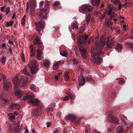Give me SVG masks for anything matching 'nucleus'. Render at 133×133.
<instances>
[{
  "label": "nucleus",
  "mask_w": 133,
  "mask_h": 133,
  "mask_svg": "<svg viewBox=\"0 0 133 133\" xmlns=\"http://www.w3.org/2000/svg\"><path fill=\"white\" fill-rule=\"evenodd\" d=\"M123 30L124 31H125L126 30V25H123Z\"/></svg>",
  "instance_id": "680f3d73"
},
{
  "label": "nucleus",
  "mask_w": 133,
  "mask_h": 133,
  "mask_svg": "<svg viewBox=\"0 0 133 133\" xmlns=\"http://www.w3.org/2000/svg\"><path fill=\"white\" fill-rule=\"evenodd\" d=\"M29 3L28 2L27 4V8L26 9V12H28V10L29 9V7L28 6V4Z\"/></svg>",
  "instance_id": "052dcab7"
},
{
  "label": "nucleus",
  "mask_w": 133,
  "mask_h": 133,
  "mask_svg": "<svg viewBox=\"0 0 133 133\" xmlns=\"http://www.w3.org/2000/svg\"><path fill=\"white\" fill-rule=\"evenodd\" d=\"M6 14L7 15L10 12V8L8 7L6 9Z\"/></svg>",
  "instance_id": "a19ab883"
},
{
  "label": "nucleus",
  "mask_w": 133,
  "mask_h": 133,
  "mask_svg": "<svg viewBox=\"0 0 133 133\" xmlns=\"http://www.w3.org/2000/svg\"><path fill=\"white\" fill-rule=\"evenodd\" d=\"M129 45H130L131 49H132L133 50V44L130 43H129Z\"/></svg>",
  "instance_id": "e2e57ef3"
},
{
  "label": "nucleus",
  "mask_w": 133,
  "mask_h": 133,
  "mask_svg": "<svg viewBox=\"0 0 133 133\" xmlns=\"http://www.w3.org/2000/svg\"><path fill=\"white\" fill-rule=\"evenodd\" d=\"M36 4L34 3L33 4H31V8H30V10H31V14L32 12V8L33 9H35L36 8Z\"/></svg>",
  "instance_id": "2f4dec72"
},
{
  "label": "nucleus",
  "mask_w": 133,
  "mask_h": 133,
  "mask_svg": "<svg viewBox=\"0 0 133 133\" xmlns=\"http://www.w3.org/2000/svg\"><path fill=\"white\" fill-rule=\"evenodd\" d=\"M64 78L67 79H69V72H65L64 75Z\"/></svg>",
  "instance_id": "c85d7f7f"
},
{
  "label": "nucleus",
  "mask_w": 133,
  "mask_h": 133,
  "mask_svg": "<svg viewBox=\"0 0 133 133\" xmlns=\"http://www.w3.org/2000/svg\"><path fill=\"white\" fill-rule=\"evenodd\" d=\"M43 64L44 66L48 68L50 65V62L48 60H45Z\"/></svg>",
  "instance_id": "5701e85b"
},
{
  "label": "nucleus",
  "mask_w": 133,
  "mask_h": 133,
  "mask_svg": "<svg viewBox=\"0 0 133 133\" xmlns=\"http://www.w3.org/2000/svg\"><path fill=\"white\" fill-rule=\"evenodd\" d=\"M86 80L90 82H91L93 80V79L90 77H87Z\"/></svg>",
  "instance_id": "a18cd8bd"
},
{
  "label": "nucleus",
  "mask_w": 133,
  "mask_h": 133,
  "mask_svg": "<svg viewBox=\"0 0 133 133\" xmlns=\"http://www.w3.org/2000/svg\"><path fill=\"white\" fill-rule=\"evenodd\" d=\"M116 93H112L111 95V98L112 99H114V97L116 96Z\"/></svg>",
  "instance_id": "603ef678"
},
{
  "label": "nucleus",
  "mask_w": 133,
  "mask_h": 133,
  "mask_svg": "<svg viewBox=\"0 0 133 133\" xmlns=\"http://www.w3.org/2000/svg\"><path fill=\"white\" fill-rule=\"evenodd\" d=\"M111 122L113 123H118V118H115L114 117H112L111 118Z\"/></svg>",
  "instance_id": "393cba45"
},
{
  "label": "nucleus",
  "mask_w": 133,
  "mask_h": 133,
  "mask_svg": "<svg viewBox=\"0 0 133 133\" xmlns=\"http://www.w3.org/2000/svg\"><path fill=\"white\" fill-rule=\"evenodd\" d=\"M124 5H121L120 4H118V10H119L120 9L123 7H124Z\"/></svg>",
  "instance_id": "3c124183"
},
{
  "label": "nucleus",
  "mask_w": 133,
  "mask_h": 133,
  "mask_svg": "<svg viewBox=\"0 0 133 133\" xmlns=\"http://www.w3.org/2000/svg\"><path fill=\"white\" fill-rule=\"evenodd\" d=\"M93 8L90 5H83L79 8V11L82 13L90 12L92 11Z\"/></svg>",
  "instance_id": "7ed1b4c3"
},
{
  "label": "nucleus",
  "mask_w": 133,
  "mask_h": 133,
  "mask_svg": "<svg viewBox=\"0 0 133 133\" xmlns=\"http://www.w3.org/2000/svg\"><path fill=\"white\" fill-rule=\"evenodd\" d=\"M78 82L80 85H83L85 84V79L84 76H80L78 79Z\"/></svg>",
  "instance_id": "a211bd4d"
},
{
  "label": "nucleus",
  "mask_w": 133,
  "mask_h": 133,
  "mask_svg": "<svg viewBox=\"0 0 133 133\" xmlns=\"http://www.w3.org/2000/svg\"><path fill=\"white\" fill-rule=\"evenodd\" d=\"M8 115L9 117V118L12 122H13L15 120V116L12 113H9Z\"/></svg>",
  "instance_id": "4be33fe9"
},
{
  "label": "nucleus",
  "mask_w": 133,
  "mask_h": 133,
  "mask_svg": "<svg viewBox=\"0 0 133 133\" xmlns=\"http://www.w3.org/2000/svg\"><path fill=\"white\" fill-rule=\"evenodd\" d=\"M50 123L49 122H47V127H49L50 125Z\"/></svg>",
  "instance_id": "0e129e2a"
},
{
  "label": "nucleus",
  "mask_w": 133,
  "mask_h": 133,
  "mask_svg": "<svg viewBox=\"0 0 133 133\" xmlns=\"http://www.w3.org/2000/svg\"><path fill=\"white\" fill-rule=\"evenodd\" d=\"M78 62V61L76 59H74L73 61V63L74 65L76 64Z\"/></svg>",
  "instance_id": "4d7b16f0"
},
{
  "label": "nucleus",
  "mask_w": 133,
  "mask_h": 133,
  "mask_svg": "<svg viewBox=\"0 0 133 133\" xmlns=\"http://www.w3.org/2000/svg\"><path fill=\"white\" fill-rule=\"evenodd\" d=\"M30 48L31 51L30 56H35L36 54V50L35 48L33 47L32 45H31L30 46Z\"/></svg>",
  "instance_id": "f3484780"
},
{
  "label": "nucleus",
  "mask_w": 133,
  "mask_h": 133,
  "mask_svg": "<svg viewBox=\"0 0 133 133\" xmlns=\"http://www.w3.org/2000/svg\"><path fill=\"white\" fill-rule=\"evenodd\" d=\"M105 39L103 37L101 36L100 38V42L96 41L95 43V46L96 50H100L99 51H97V53L95 52V49L92 48L91 49V57L93 62L94 63L98 64L101 63L102 61V58L99 56L100 54L103 53V52L100 50L102 46L105 44Z\"/></svg>",
  "instance_id": "f257e3e1"
},
{
  "label": "nucleus",
  "mask_w": 133,
  "mask_h": 133,
  "mask_svg": "<svg viewBox=\"0 0 133 133\" xmlns=\"http://www.w3.org/2000/svg\"><path fill=\"white\" fill-rule=\"evenodd\" d=\"M36 62L35 61H30V63L28 64L30 72L32 74L35 73L38 70L36 66Z\"/></svg>",
  "instance_id": "f03ea898"
},
{
  "label": "nucleus",
  "mask_w": 133,
  "mask_h": 133,
  "mask_svg": "<svg viewBox=\"0 0 133 133\" xmlns=\"http://www.w3.org/2000/svg\"><path fill=\"white\" fill-rule=\"evenodd\" d=\"M122 45L121 44H118L116 49L117 50H121L122 48Z\"/></svg>",
  "instance_id": "c756f323"
},
{
  "label": "nucleus",
  "mask_w": 133,
  "mask_h": 133,
  "mask_svg": "<svg viewBox=\"0 0 133 133\" xmlns=\"http://www.w3.org/2000/svg\"><path fill=\"white\" fill-rule=\"evenodd\" d=\"M71 25L73 30L75 29H76L77 30L78 29V24L75 21H74L72 23Z\"/></svg>",
  "instance_id": "6ab92c4d"
},
{
  "label": "nucleus",
  "mask_w": 133,
  "mask_h": 133,
  "mask_svg": "<svg viewBox=\"0 0 133 133\" xmlns=\"http://www.w3.org/2000/svg\"><path fill=\"white\" fill-rule=\"evenodd\" d=\"M91 2L93 6H97L99 4L100 0H91Z\"/></svg>",
  "instance_id": "aec40b11"
},
{
  "label": "nucleus",
  "mask_w": 133,
  "mask_h": 133,
  "mask_svg": "<svg viewBox=\"0 0 133 133\" xmlns=\"http://www.w3.org/2000/svg\"><path fill=\"white\" fill-rule=\"evenodd\" d=\"M90 14H89L87 16V17L86 18V20L87 23L88 24L89 23V22L90 21Z\"/></svg>",
  "instance_id": "f704fd0d"
},
{
  "label": "nucleus",
  "mask_w": 133,
  "mask_h": 133,
  "mask_svg": "<svg viewBox=\"0 0 133 133\" xmlns=\"http://www.w3.org/2000/svg\"><path fill=\"white\" fill-rule=\"evenodd\" d=\"M5 6H3V7H2L1 8V11H3L5 9Z\"/></svg>",
  "instance_id": "69168bd1"
},
{
  "label": "nucleus",
  "mask_w": 133,
  "mask_h": 133,
  "mask_svg": "<svg viewBox=\"0 0 133 133\" xmlns=\"http://www.w3.org/2000/svg\"><path fill=\"white\" fill-rule=\"evenodd\" d=\"M68 53L66 50L60 52V55L64 57H67Z\"/></svg>",
  "instance_id": "b1692460"
},
{
  "label": "nucleus",
  "mask_w": 133,
  "mask_h": 133,
  "mask_svg": "<svg viewBox=\"0 0 133 133\" xmlns=\"http://www.w3.org/2000/svg\"><path fill=\"white\" fill-rule=\"evenodd\" d=\"M43 108V107L42 106H39L38 108L35 109L32 112L33 114L35 116H38L40 113L41 110H42V109Z\"/></svg>",
  "instance_id": "6e6552de"
},
{
  "label": "nucleus",
  "mask_w": 133,
  "mask_h": 133,
  "mask_svg": "<svg viewBox=\"0 0 133 133\" xmlns=\"http://www.w3.org/2000/svg\"><path fill=\"white\" fill-rule=\"evenodd\" d=\"M18 81V78L17 77H15L13 79V83L15 85V87L17 85Z\"/></svg>",
  "instance_id": "7c9ffc66"
},
{
  "label": "nucleus",
  "mask_w": 133,
  "mask_h": 133,
  "mask_svg": "<svg viewBox=\"0 0 133 133\" xmlns=\"http://www.w3.org/2000/svg\"><path fill=\"white\" fill-rule=\"evenodd\" d=\"M39 17L42 19H44L46 18V15L44 9H41L40 12L39 14Z\"/></svg>",
  "instance_id": "9b49d317"
},
{
  "label": "nucleus",
  "mask_w": 133,
  "mask_h": 133,
  "mask_svg": "<svg viewBox=\"0 0 133 133\" xmlns=\"http://www.w3.org/2000/svg\"><path fill=\"white\" fill-rule=\"evenodd\" d=\"M27 99H29L30 102L33 104H37L40 102L39 99L37 98H35L34 96L32 95H27L25 96L23 98L24 100Z\"/></svg>",
  "instance_id": "39448f33"
},
{
  "label": "nucleus",
  "mask_w": 133,
  "mask_h": 133,
  "mask_svg": "<svg viewBox=\"0 0 133 133\" xmlns=\"http://www.w3.org/2000/svg\"><path fill=\"white\" fill-rule=\"evenodd\" d=\"M20 107L19 104H14L11 105L10 106V108L11 109H18Z\"/></svg>",
  "instance_id": "412c9836"
},
{
  "label": "nucleus",
  "mask_w": 133,
  "mask_h": 133,
  "mask_svg": "<svg viewBox=\"0 0 133 133\" xmlns=\"http://www.w3.org/2000/svg\"><path fill=\"white\" fill-rule=\"evenodd\" d=\"M117 131V133H124L125 132V129L123 128L122 126H119V125L117 124L116 125Z\"/></svg>",
  "instance_id": "f8f14e48"
},
{
  "label": "nucleus",
  "mask_w": 133,
  "mask_h": 133,
  "mask_svg": "<svg viewBox=\"0 0 133 133\" xmlns=\"http://www.w3.org/2000/svg\"><path fill=\"white\" fill-rule=\"evenodd\" d=\"M60 2L58 1H56L54 3L53 6H57L60 4Z\"/></svg>",
  "instance_id": "ea45409f"
},
{
  "label": "nucleus",
  "mask_w": 133,
  "mask_h": 133,
  "mask_svg": "<svg viewBox=\"0 0 133 133\" xmlns=\"http://www.w3.org/2000/svg\"><path fill=\"white\" fill-rule=\"evenodd\" d=\"M81 52V54L82 57L85 58L87 56V51L85 49H84L83 47L81 46L80 49Z\"/></svg>",
  "instance_id": "ddd939ff"
},
{
  "label": "nucleus",
  "mask_w": 133,
  "mask_h": 133,
  "mask_svg": "<svg viewBox=\"0 0 133 133\" xmlns=\"http://www.w3.org/2000/svg\"><path fill=\"white\" fill-rule=\"evenodd\" d=\"M88 38V36H82L78 38V42L80 44L84 43L86 41V40Z\"/></svg>",
  "instance_id": "0eeeda50"
},
{
  "label": "nucleus",
  "mask_w": 133,
  "mask_h": 133,
  "mask_svg": "<svg viewBox=\"0 0 133 133\" xmlns=\"http://www.w3.org/2000/svg\"><path fill=\"white\" fill-rule=\"evenodd\" d=\"M115 15L114 12H112L111 14L110 15V18H111L112 17L115 16Z\"/></svg>",
  "instance_id": "bf43d9fd"
},
{
  "label": "nucleus",
  "mask_w": 133,
  "mask_h": 133,
  "mask_svg": "<svg viewBox=\"0 0 133 133\" xmlns=\"http://www.w3.org/2000/svg\"><path fill=\"white\" fill-rule=\"evenodd\" d=\"M43 2H41L39 3V5L41 7L42 6L43 4Z\"/></svg>",
  "instance_id": "774afa93"
},
{
  "label": "nucleus",
  "mask_w": 133,
  "mask_h": 133,
  "mask_svg": "<svg viewBox=\"0 0 133 133\" xmlns=\"http://www.w3.org/2000/svg\"><path fill=\"white\" fill-rule=\"evenodd\" d=\"M111 1L112 2H113L115 4H117L119 2V1L118 0H111Z\"/></svg>",
  "instance_id": "5fc2aeb1"
},
{
  "label": "nucleus",
  "mask_w": 133,
  "mask_h": 133,
  "mask_svg": "<svg viewBox=\"0 0 133 133\" xmlns=\"http://www.w3.org/2000/svg\"><path fill=\"white\" fill-rule=\"evenodd\" d=\"M14 23V22L12 21L11 20L9 22H7L5 25L6 27H8L11 26Z\"/></svg>",
  "instance_id": "a878e982"
},
{
  "label": "nucleus",
  "mask_w": 133,
  "mask_h": 133,
  "mask_svg": "<svg viewBox=\"0 0 133 133\" xmlns=\"http://www.w3.org/2000/svg\"><path fill=\"white\" fill-rule=\"evenodd\" d=\"M85 30V26L84 25L81 27L79 30V32L82 33Z\"/></svg>",
  "instance_id": "473e14b6"
},
{
  "label": "nucleus",
  "mask_w": 133,
  "mask_h": 133,
  "mask_svg": "<svg viewBox=\"0 0 133 133\" xmlns=\"http://www.w3.org/2000/svg\"><path fill=\"white\" fill-rule=\"evenodd\" d=\"M14 93L15 95L19 98L21 97L23 95V92L21 90H16Z\"/></svg>",
  "instance_id": "2eb2a0df"
},
{
  "label": "nucleus",
  "mask_w": 133,
  "mask_h": 133,
  "mask_svg": "<svg viewBox=\"0 0 133 133\" xmlns=\"http://www.w3.org/2000/svg\"><path fill=\"white\" fill-rule=\"evenodd\" d=\"M5 60L6 58L4 57L0 59V61L3 64H4L5 63Z\"/></svg>",
  "instance_id": "c9c22d12"
},
{
  "label": "nucleus",
  "mask_w": 133,
  "mask_h": 133,
  "mask_svg": "<svg viewBox=\"0 0 133 133\" xmlns=\"http://www.w3.org/2000/svg\"><path fill=\"white\" fill-rule=\"evenodd\" d=\"M34 44L35 46H38L41 47L42 45V43L41 40L38 38H35V40L34 41Z\"/></svg>",
  "instance_id": "4468645a"
},
{
  "label": "nucleus",
  "mask_w": 133,
  "mask_h": 133,
  "mask_svg": "<svg viewBox=\"0 0 133 133\" xmlns=\"http://www.w3.org/2000/svg\"><path fill=\"white\" fill-rule=\"evenodd\" d=\"M114 41L111 39L110 37H108L107 39V45L108 48H111L114 45Z\"/></svg>",
  "instance_id": "1a4fd4ad"
},
{
  "label": "nucleus",
  "mask_w": 133,
  "mask_h": 133,
  "mask_svg": "<svg viewBox=\"0 0 133 133\" xmlns=\"http://www.w3.org/2000/svg\"><path fill=\"white\" fill-rule=\"evenodd\" d=\"M49 1L47 0L45 1V7H47L49 5Z\"/></svg>",
  "instance_id": "37998d69"
},
{
  "label": "nucleus",
  "mask_w": 133,
  "mask_h": 133,
  "mask_svg": "<svg viewBox=\"0 0 133 133\" xmlns=\"http://www.w3.org/2000/svg\"><path fill=\"white\" fill-rule=\"evenodd\" d=\"M61 63V61H57L54 64V66H56V65L57 66H58Z\"/></svg>",
  "instance_id": "79ce46f5"
},
{
  "label": "nucleus",
  "mask_w": 133,
  "mask_h": 133,
  "mask_svg": "<svg viewBox=\"0 0 133 133\" xmlns=\"http://www.w3.org/2000/svg\"><path fill=\"white\" fill-rule=\"evenodd\" d=\"M37 55H36V58L38 60H41V55L42 54V53L41 50L38 49L36 51Z\"/></svg>",
  "instance_id": "dca6fc26"
},
{
  "label": "nucleus",
  "mask_w": 133,
  "mask_h": 133,
  "mask_svg": "<svg viewBox=\"0 0 133 133\" xmlns=\"http://www.w3.org/2000/svg\"><path fill=\"white\" fill-rule=\"evenodd\" d=\"M34 23L36 27V30L39 33H40L41 30L43 29L45 26V22L42 21L35 22Z\"/></svg>",
  "instance_id": "20e7f679"
},
{
  "label": "nucleus",
  "mask_w": 133,
  "mask_h": 133,
  "mask_svg": "<svg viewBox=\"0 0 133 133\" xmlns=\"http://www.w3.org/2000/svg\"><path fill=\"white\" fill-rule=\"evenodd\" d=\"M74 118V115L72 114H70L67 115L66 117V120H69Z\"/></svg>",
  "instance_id": "bb28decb"
},
{
  "label": "nucleus",
  "mask_w": 133,
  "mask_h": 133,
  "mask_svg": "<svg viewBox=\"0 0 133 133\" xmlns=\"http://www.w3.org/2000/svg\"><path fill=\"white\" fill-rule=\"evenodd\" d=\"M112 11V8L110 9L109 11L107 12L108 14L109 15H110L111 14Z\"/></svg>",
  "instance_id": "8fccbe9b"
},
{
  "label": "nucleus",
  "mask_w": 133,
  "mask_h": 133,
  "mask_svg": "<svg viewBox=\"0 0 133 133\" xmlns=\"http://www.w3.org/2000/svg\"><path fill=\"white\" fill-rule=\"evenodd\" d=\"M21 77V83L20 84L21 87H23L26 85L28 78V77H25L24 76H22Z\"/></svg>",
  "instance_id": "423d86ee"
},
{
  "label": "nucleus",
  "mask_w": 133,
  "mask_h": 133,
  "mask_svg": "<svg viewBox=\"0 0 133 133\" xmlns=\"http://www.w3.org/2000/svg\"><path fill=\"white\" fill-rule=\"evenodd\" d=\"M11 86V84L9 82L4 81L3 88L5 91H8L9 90Z\"/></svg>",
  "instance_id": "9d476101"
},
{
  "label": "nucleus",
  "mask_w": 133,
  "mask_h": 133,
  "mask_svg": "<svg viewBox=\"0 0 133 133\" xmlns=\"http://www.w3.org/2000/svg\"><path fill=\"white\" fill-rule=\"evenodd\" d=\"M53 133H58V129H56L55 131H54Z\"/></svg>",
  "instance_id": "338daca9"
},
{
  "label": "nucleus",
  "mask_w": 133,
  "mask_h": 133,
  "mask_svg": "<svg viewBox=\"0 0 133 133\" xmlns=\"http://www.w3.org/2000/svg\"><path fill=\"white\" fill-rule=\"evenodd\" d=\"M75 53L76 55V56H77L78 57H79V55L78 53V52L77 50V49H75Z\"/></svg>",
  "instance_id": "864d4df0"
},
{
  "label": "nucleus",
  "mask_w": 133,
  "mask_h": 133,
  "mask_svg": "<svg viewBox=\"0 0 133 133\" xmlns=\"http://www.w3.org/2000/svg\"><path fill=\"white\" fill-rule=\"evenodd\" d=\"M69 99V98L68 96H65L63 98V100L64 101H66L68 100Z\"/></svg>",
  "instance_id": "6e6d98bb"
},
{
  "label": "nucleus",
  "mask_w": 133,
  "mask_h": 133,
  "mask_svg": "<svg viewBox=\"0 0 133 133\" xmlns=\"http://www.w3.org/2000/svg\"><path fill=\"white\" fill-rule=\"evenodd\" d=\"M105 16V15L104 13L103 14L101 15L100 18V20H102L103 19V18Z\"/></svg>",
  "instance_id": "13d9d810"
},
{
  "label": "nucleus",
  "mask_w": 133,
  "mask_h": 133,
  "mask_svg": "<svg viewBox=\"0 0 133 133\" xmlns=\"http://www.w3.org/2000/svg\"><path fill=\"white\" fill-rule=\"evenodd\" d=\"M69 97H70V99L71 101L73 100L75 98V97L73 96L72 95L70 94L69 93L68 94Z\"/></svg>",
  "instance_id": "e433bc0d"
},
{
  "label": "nucleus",
  "mask_w": 133,
  "mask_h": 133,
  "mask_svg": "<svg viewBox=\"0 0 133 133\" xmlns=\"http://www.w3.org/2000/svg\"><path fill=\"white\" fill-rule=\"evenodd\" d=\"M112 22L111 21H109L107 22V24L108 26L111 25L112 24Z\"/></svg>",
  "instance_id": "de8ad7c7"
},
{
  "label": "nucleus",
  "mask_w": 133,
  "mask_h": 133,
  "mask_svg": "<svg viewBox=\"0 0 133 133\" xmlns=\"http://www.w3.org/2000/svg\"><path fill=\"white\" fill-rule=\"evenodd\" d=\"M22 72L24 74L28 76L29 75V73L27 72L26 68L25 67L24 68L22 71Z\"/></svg>",
  "instance_id": "72a5a7b5"
},
{
  "label": "nucleus",
  "mask_w": 133,
  "mask_h": 133,
  "mask_svg": "<svg viewBox=\"0 0 133 133\" xmlns=\"http://www.w3.org/2000/svg\"><path fill=\"white\" fill-rule=\"evenodd\" d=\"M25 19L24 18H23L22 19V21L21 23L23 25H24L25 24Z\"/></svg>",
  "instance_id": "49530a36"
},
{
  "label": "nucleus",
  "mask_w": 133,
  "mask_h": 133,
  "mask_svg": "<svg viewBox=\"0 0 133 133\" xmlns=\"http://www.w3.org/2000/svg\"><path fill=\"white\" fill-rule=\"evenodd\" d=\"M31 89L33 91H35V87L34 85L32 84L30 87Z\"/></svg>",
  "instance_id": "c03bdc74"
},
{
  "label": "nucleus",
  "mask_w": 133,
  "mask_h": 133,
  "mask_svg": "<svg viewBox=\"0 0 133 133\" xmlns=\"http://www.w3.org/2000/svg\"><path fill=\"white\" fill-rule=\"evenodd\" d=\"M8 54H10L11 55L12 54V50L11 47H10L9 48L8 51Z\"/></svg>",
  "instance_id": "4c0bfd02"
},
{
  "label": "nucleus",
  "mask_w": 133,
  "mask_h": 133,
  "mask_svg": "<svg viewBox=\"0 0 133 133\" xmlns=\"http://www.w3.org/2000/svg\"><path fill=\"white\" fill-rule=\"evenodd\" d=\"M21 57L22 61L24 62L25 61V59L24 57V56L23 53H22L21 56Z\"/></svg>",
  "instance_id": "58836bf2"
},
{
  "label": "nucleus",
  "mask_w": 133,
  "mask_h": 133,
  "mask_svg": "<svg viewBox=\"0 0 133 133\" xmlns=\"http://www.w3.org/2000/svg\"><path fill=\"white\" fill-rule=\"evenodd\" d=\"M119 83L120 84H123L124 83V81L122 79H120L119 80Z\"/></svg>",
  "instance_id": "09e8293b"
},
{
  "label": "nucleus",
  "mask_w": 133,
  "mask_h": 133,
  "mask_svg": "<svg viewBox=\"0 0 133 133\" xmlns=\"http://www.w3.org/2000/svg\"><path fill=\"white\" fill-rule=\"evenodd\" d=\"M127 119V118L124 116H123L121 118V121L125 125H127V123L125 121V120Z\"/></svg>",
  "instance_id": "cd10ccee"
}]
</instances>
